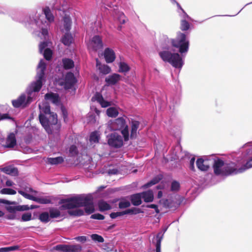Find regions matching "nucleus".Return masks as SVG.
<instances>
[{
	"label": "nucleus",
	"mask_w": 252,
	"mask_h": 252,
	"mask_svg": "<svg viewBox=\"0 0 252 252\" xmlns=\"http://www.w3.org/2000/svg\"><path fill=\"white\" fill-rule=\"evenodd\" d=\"M46 68L45 62L41 60L37 66V71L35 80L32 82L26 90V93L21 94L16 99L13 100L12 103L14 107L19 108L21 106L26 107L36 99L38 93L43 85L45 78V70Z\"/></svg>",
	"instance_id": "obj_1"
},
{
	"label": "nucleus",
	"mask_w": 252,
	"mask_h": 252,
	"mask_svg": "<svg viewBox=\"0 0 252 252\" xmlns=\"http://www.w3.org/2000/svg\"><path fill=\"white\" fill-rule=\"evenodd\" d=\"M172 40L166 35L162 34L160 36L159 47L161 51L158 52V55L164 62L170 64L173 67L181 69L184 61L178 53H175L173 49Z\"/></svg>",
	"instance_id": "obj_2"
},
{
	"label": "nucleus",
	"mask_w": 252,
	"mask_h": 252,
	"mask_svg": "<svg viewBox=\"0 0 252 252\" xmlns=\"http://www.w3.org/2000/svg\"><path fill=\"white\" fill-rule=\"evenodd\" d=\"M42 11L48 22L43 19H41V17L42 18L43 17L39 14H32L25 17L24 22L27 28L34 29L37 27L40 29L41 34L46 39L48 36L49 23L54 22V16L49 6L44 7Z\"/></svg>",
	"instance_id": "obj_3"
},
{
	"label": "nucleus",
	"mask_w": 252,
	"mask_h": 252,
	"mask_svg": "<svg viewBox=\"0 0 252 252\" xmlns=\"http://www.w3.org/2000/svg\"><path fill=\"white\" fill-rule=\"evenodd\" d=\"M59 203L62 204L61 208L64 209L84 207L85 211L88 214H91L94 211L93 197L91 194H77L68 198L62 199Z\"/></svg>",
	"instance_id": "obj_4"
},
{
	"label": "nucleus",
	"mask_w": 252,
	"mask_h": 252,
	"mask_svg": "<svg viewBox=\"0 0 252 252\" xmlns=\"http://www.w3.org/2000/svg\"><path fill=\"white\" fill-rule=\"evenodd\" d=\"M40 113L39 114V122L48 134L54 132V127H58V130L60 126L57 125L58 118L56 113L51 111L50 106L47 103H44L42 105H39Z\"/></svg>",
	"instance_id": "obj_5"
},
{
	"label": "nucleus",
	"mask_w": 252,
	"mask_h": 252,
	"mask_svg": "<svg viewBox=\"0 0 252 252\" xmlns=\"http://www.w3.org/2000/svg\"><path fill=\"white\" fill-rule=\"evenodd\" d=\"M212 167L216 176L227 177L238 174L237 165L236 162L224 161L219 158H214Z\"/></svg>",
	"instance_id": "obj_6"
},
{
	"label": "nucleus",
	"mask_w": 252,
	"mask_h": 252,
	"mask_svg": "<svg viewBox=\"0 0 252 252\" xmlns=\"http://www.w3.org/2000/svg\"><path fill=\"white\" fill-rule=\"evenodd\" d=\"M241 154H238L235 160L237 165L246 163L238 168V173H241L252 167V142H249L243 146L241 150Z\"/></svg>",
	"instance_id": "obj_7"
},
{
	"label": "nucleus",
	"mask_w": 252,
	"mask_h": 252,
	"mask_svg": "<svg viewBox=\"0 0 252 252\" xmlns=\"http://www.w3.org/2000/svg\"><path fill=\"white\" fill-rule=\"evenodd\" d=\"M173 47L178 49L181 57L186 54L189 51V38L184 33L178 32L176 37L172 40Z\"/></svg>",
	"instance_id": "obj_8"
},
{
	"label": "nucleus",
	"mask_w": 252,
	"mask_h": 252,
	"mask_svg": "<svg viewBox=\"0 0 252 252\" xmlns=\"http://www.w3.org/2000/svg\"><path fill=\"white\" fill-rule=\"evenodd\" d=\"M107 142L110 147L115 148H120L124 144L122 136L115 132L107 136Z\"/></svg>",
	"instance_id": "obj_9"
},
{
	"label": "nucleus",
	"mask_w": 252,
	"mask_h": 252,
	"mask_svg": "<svg viewBox=\"0 0 252 252\" xmlns=\"http://www.w3.org/2000/svg\"><path fill=\"white\" fill-rule=\"evenodd\" d=\"M54 249L62 252H80L82 247L79 244H59L55 246Z\"/></svg>",
	"instance_id": "obj_10"
},
{
	"label": "nucleus",
	"mask_w": 252,
	"mask_h": 252,
	"mask_svg": "<svg viewBox=\"0 0 252 252\" xmlns=\"http://www.w3.org/2000/svg\"><path fill=\"white\" fill-rule=\"evenodd\" d=\"M54 249L62 252H80L82 247L79 244H59L55 246Z\"/></svg>",
	"instance_id": "obj_11"
},
{
	"label": "nucleus",
	"mask_w": 252,
	"mask_h": 252,
	"mask_svg": "<svg viewBox=\"0 0 252 252\" xmlns=\"http://www.w3.org/2000/svg\"><path fill=\"white\" fill-rule=\"evenodd\" d=\"M184 198L179 195H176L172 198L166 199L164 204L168 208L173 210L176 209L182 203Z\"/></svg>",
	"instance_id": "obj_12"
},
{
	"label": "nucleus",
	"mask_w": 252,
	"mask_h": 252,
	"mask_svg": "<svg viewBox=\"0 0 252 252\" xmlns=\"http://www.w3.org/2000/svg\"><path fill=\"white\" fill-rule=\"evenodd\" d=\"M77 82V80L73 73L72 72L66 73L63 84L64 89L66 90L72 89Z\"/></svg>",
	"instance_id": "obj_13"
},
{
	"label": "nucleus",
	"mask_w": 252,
	"mask_h": 252,
	"mask_svg": "<svg viewBox=\"0 0 252 252\" xmlns=\"http://www.w3.org/2000/svg\"><path fill=\"white\" fill-rule=\"evenodd\" d=\"M90 45L94 51L101 49L103 44L101 37L97 35L94 36L91 40Z\"/></svg>",
	"instance_id": "obj_14"
},
{
	"label": "nucleus",
	"mask_w": 252,
	"mask_h": 252,
	"mask_svg": "<svg viewBox=\"0 0 252 252\" xmlns=\"http://www.w3.org/2000/svg\"><path fill=\"white\" fill-rule=\"evenodd\" d=\"M181 95L180 94H174L169 97V107L171 111H173L175 106H178L180 103Z\"/></svg>",
	"instance_id": "obj_15"
},
{
	"label": "nucleus",
	"mask_w": 252,
	"mask_h": 252,
	"mask_svg": "<svg viewBox=\"0 0 252 252\" xmlns=\"http://www.w3.org/2000/svg\"><path fill=\"white\" fill-rule=\"evenodd\" d=\"M103 55L106 62L108 63H113L116 59L115 52L113 50L109 47L105 49Z\"/></svg>",
	"instance_id": "obj_16"
},
{
	"label": "nucleus",
	"mask_w": 252,
	"mask_h": 252,
	"mask_svg": "<svg viewBox=\"0 0 252 252\" xmlns=\"http://www.w3.org/2000/svg\"><path fill=\"white\" fill-rule=\"evenodd\" d=\"M72 25V20L70 17L65 15L63 18V27L61 31L63 32H70Z\"/></svg>",
	"instance_id": "obj_17"
},
{
	"label": "nucleus",
	"mask_w": 252,
	"mask_h": 252,
	"mask_svg": "<svg viewBox=\"0 0 252 252\" xmlns=\"http://www.w3.org/2000/svg\"><path fill=\"white\" fill-rule=\"evenodd\" d=\"M207 159L200 158L197 159L196 164L197 168L201 171L206 172L210 168V165L206 163Z\"/></svg>",
	"instance_id": "obj_18"
},
{
	"label": "nucleus",
	"mask_w": 252,
	"mask_h": 252,
	"mask_svg": "<svg viewBox=\"0 0 252 252\" xmlns=\"http://www.w3.org/2000/svg\"><path fill=\"white\" fill-rule=\"evenodd\" d=\"M121 77L118 73H113L106 77L105 81L108 85H114L121 79Z\"/></svg>",
	"instance_id": "obj_19"
},
{
	"label": "nucleus",
	"mask_w": 252,
	"mask_h": 252,
	"mask_svg": "<svg viewBox=\"0 0 252 252\" xmlns=\"http://www.w3.org/2000/svg\"><path fill=\"white\" fill-rule=\"evenodd\" d=\"M167 227H164L156 235V252H161V242L163 239V235L166 231Z\"/></svg>",
	"instance_id": "obj_20"
},
{
	"label": "nucleus",
	"mask_w": 252,
	"mask_h": 252,
	"mask_svg": "<svg viewBox=\"0 0 252 252\" xmlns=\"http://www.w3.org/2000/svg\"><path fill=\"white\" fill-rule=\"evenodd\" d=\"M126 125V120L123 117H119L115 119L112 123V127L114 130H119Z\"/></svg>",
	"instance_id": "obj_21"
},
{
	"label": "nucleus",
	"mask_w": 252,
	"mask_h": 252,
	"mask_svg": "<svg viewBox=\"0 0 252 252\" xmlns=\"http://www.w3.org/2000/svg\"><path fill=\"white\" fill-rule=\"evenodd\" d=\"M131 131L130 138L134 139L136 137L137 130L140 126V122L137 120H131Z\"/></svg>",
	"instance_id": "obj_22"
},
{
	"label": "nucleus",
	"mask_w": 252,
	"mask_h": 252,
	"mask_svg": "<svg viewBox=\"0 0 252 252\" xmlns=\"http://www.w3.org/2000/svg\"><path fill=\"white\" fill-rule=\"evenodd\" d=\"M74 39L70 32H65L61 38L62 43L67 46H69L73 42Z\"/></svg>",
	"instance_id": "obj_23"
},
{
	"label": "nucleus",
	"mask_w": 252,
	"mask_h": 252,
	"mask_svg": "<svg viewBox=\"0 0 252 252\" xmlns=\"http://www.w3.org/2000/svg\"><path fill=\"white\" fill-rule=\"evenodd\" d=\"M142 199L141 192L131 194L129 196L131 203L135 206H138L142 204Z\"/></svg>",
	"instance_id": "obj_24"
},
{
	"label": "nucleus",
	"mask_w": 252,
	"mask_h": 252,
	"mask_svg": "<svg viewBox=\"0 0 252 252\" xmlns=\"http://www.w3.org/2000/svg\"><path fill=\"white\" fill-rule=\"evenodd\" d=\"M142 198L146 203L152 202L154 199L153 191L149 189L147 191H144L141 192Z\"/></svg>",
	"instance_id": "obj_25"
},
{
	"label": "nucleus",
	"mask_w": 252,
	"mask_h": 252,
	"mask_svg": "<svg viewBox=\"0 0 252 252\" xmlns=\"http://www.w3.org/2000/svg\"><path fill=\"white\" fill-rule=\"evenodd\" d=\"M16 145V139L13 133H10L6 140V144L4 145L5 148H12Z\"/></svg>",
	"instance_id": "obj_26"
},
{
	"label": "nucleus",
	"mask_w": 252,
	"mask_h": 252,
	"mask_svg": "<svg viewBox=\"0 0 252 252\" xmlns=\"http://www.w3.org/2000/svg\"><path fill=\"white\" fill-rule=\"evenodd\" d=\"M1 171L7 175L17 176L18 175V170L16 167L10 166L5 167L1 169Z\"/></svg>",
	"instance_id": "obj_27"
},
{
	"label": "nucleus",
	"mask_w": 252,
	"mask_h": 252,
	"mask_svg": "<svg viewBox=\"0 0 252 252\" xmlns=\"http://www.w3.org/2000/svg\"><path fill=\"white\" fill-rule=\"evenodd\" d=\"M63 66L64 69H70L74 66V63L73 61L69 58H63L62 59Z\"/></svg>",
	"instance_id": "obj_28"
},
{
	"label": "nucleus",
	"mask_w": 252,
	"mask_h": 252,
	"mask_svg": "<svg viewBox=\"0 0 252 252\" xmlns=\"http://www.w3.org/2000/svg\"><path fill=\"white\" fill-rule=\"evenodd\" d=\"M44 98L46 100H51L54 103H56L59 101V95L53 93H48L45 94Z\"/></svg>",
	"instance_id": "obj_29"
},
{
	"label": "nucleus",
	"mask_w": 252,
	"mask_h": 252,
	"mask_svg": "<svg viewBox=\"0 0 252 252\" xmlns=\"http://www.w3.org/2000/svg\"><path fill=\"white\" fill-rule=\"evenodd\" d=\"M63 158L62 157L56 158H48L47 162L51 165H57L63 162Z\"/></svg>",
	"instance_id": "obj_30"
},
{
	"label": "nucleus",
	"mask_w": 252,
	"mask_h": 252,
	"mask_svg": "<svg viewBox=\"0 0 252 252\" xmlns=\"http://www.w3.org/2000/svg\"><path fill=\"white\" fill-rule=\"evenodd\" d=\"M99 210L101 212L107 211L111 209V206L109 204L105 201L101 200L98 203Z\"/></svg>",
	"instance_id": "obj_31"
},
{
	"label": "nucleus",
	"mask_w": 252,
	"mask_h": 252,
	"mask_svg": "<svg viewBox=\"0 0 252 252\" xmlns=\"http://www.w3.org/2000/svg\"><path fill=\"white\" fill-rule=\"evenodd\" d=\"M38 219L43 223H46L48 222L50 220V217L49 212H42L39 214Z\"/></svg>",
	"instance_id": "obj_32"
},
{
	"label": "nucleus",
	"mask_w": 252,
	"mask_h": 252,
	"mask_svg": "<svg viewBox=\"0 0 252 252\" xmlns=\"http://www.w3.org/2000/svg\"><path fill=\"white\" fill-rule=\"evenodd\" d=\"M130 68L129 66L126 63L124 62H121L119 63L118 70L119 72L125 73L128 72L130 70Z\"/></svg>",
	"instance_id": "obj_33"
},
{
	"label": "nucleus",
	"mask_w": 252,
	"mask_h": 252,
	"mask_svg": "<svg viewBox=\"0 0 252 252\" xmlns=\"http://www.w3.org/2000/svg\"><path fill=\"white\" fill-rule=\"evenodd\" d=\"M126 215H136L140 213H143V211L139 208L132 207L125 210Z\"/></svg>",
	"instance_id": "obj_34"
},
{
	"label": "nucleus",
	"mask_w": 252,
	"mask_h": 252,
	"mask_svg": "<svg viewBox=\"0 0 252 252\" xmlns=\"http://www.w3.org/2000/svg\"><path fill=\"white\" fill-rule=\"evenodd\" d=\"M99 135L97 131H94L91 133L89 137V141L91 143H96L99 142Z\"/></svg>",
	"instance_id": "obj_35"
},
{
	"label": "nucleus",
	"mask_w": 252,
	"mask_h": 252,
	"mask_svg": "<svg viewBox=\"0 0 252 252\" xmlns=\"http://www.w3.org/2000/svg\"><path fill=\"white\" fill-rule=\"evenodd\" d=\"M49 213L51 219L58 218L61 217V212L56 208H49Z\"/></svg>",
	"instance_id": "obj_36"
},
{
	"label": "nucleus",
	"mask_w": 252,
	"mask_h": 252,
	"mask_svg": "<svg viewBox=\"0 0 252 252\" xmlns=\"http://www.w3.org/2000/svg\"><path fill=\"white\" fill-rule=\"evenodd\" d=\"M121 130V132L123 135L124 140L125 141H127L129 138V132L128 129V126L126 125L125 127L119 129Z\"/></svg>",
	"instance_id": "obj_37"
},
{
	"label": "nucleus",
	"mask_w": 252,
	"mask_h": 252,
	"mask_svg": "<svg viewBox=\"0 0 252 252\" xmlns=\"http://www.w3.org/2000/svg\"><path fill=\"white\" fill-rule=\"evenodd\" d=\"M106 114L109 117L115 118L118 115L119 112L116 108L111 107L107 109Z\"/></svg>",
	"instance_id": "obj_38"
},
{
	"label": "nucleus",
	"mask_w": 252,
	"mask_h": 252,
	"mask_svg": "<svg viewBox=\"0 0 252 252\" xmlns=\"http://www.w3.org/2000/svg\"><path fill=\"white\" fill-rule=\"evenodd\" d=\"M96 100L103 108H106L110 105V102L105 100L101 94L97 96Z\"/></svg>",
	"instance_id": "obj_39"
},
{
	"label": "nucleus",
	"mask_w": 252,
	"mask_h": 252,
	"mask_svg": "<svg viewBox=\"0 0 252 252\" xmlns=\"http://www.w3.org/2000/svg\"><path fill=\"white\" fill-rule=\"evenodd\" d=\"M180 183L176 180H173L171 183L170 190L173 192H177L180 189Z\"/></svg>",
	"instance_id": "obj_40"
},
{
	"label": "nucleus",
	"mask_w": 252,
	"mask_h": 252,
	"mask_svg": "<svg viewBox=\"0 0 252 252\" xmlns=\"http://www.w3.org/2000/svg\"><path fill=\"white\" fill-rule=\"evenodd\" d=\"M130 202L125 199H121L118 203V206L120 209L127 208L130 206Z\"/></svg>",
	"instance_id": "obj_41"
},
{
	"label": "nucleus",
	"mask_w": 252,
	"mask_h": 252,
	"mask_svg": "<svg viewBox=\"0 0 252 252\" xmlns=\"http://www.w3.org/2000/svg\"><path fill=\"white\" fill-rule=\"evenodd\" d=\"M35 202L41 204H47L51 203V200L47 197H36Z\"/></svg>",
	"instance_id": "obj_42"
},
{
	"label": "nucleus",
	"mask_w": 252,
	"mask_h": 252,
	"mask_svg": "<svg viewBox=\"0 0 252 252\" xmlns=\"http://www.w3.org/2000/svg\"><path fill=\"white\" fill-rule=\"evenodd\" d=\"M161 180V178L157 176L153 178L151 180H150L149 182L145 184L144 186L145 188H149L151 186L155 185L157 184H158L160 180Z\"/></svg>",
	"instance_id": "obj_43"
},
{
	"label": "nucleus",
	"mask_w": 252,
	"mask_h": 252,
	"mask_svg": "<svg viewBox=\"0 0 252 252\" xmlns=\"http://www.w3.org/2000/svg\"><path fill=\"white\" fill-rule=\"evenodd\" d=\"M42 54L44 58L47 61H50L52 58L53 52L50 48L45 49L44 51H43Z\"/></svg>",
	"instance_id": "obj_44"
},
{
	"label": "nucleus",
	"mask_w": 252,
	"mask_h": 252,
	"mask_svg": "<svg viewBox=\"0 0 252 252\" xmlns=\"http://www.w3.org/2000/svg\"><path fill=\"white\" fill-rule=\"evenodd\" d=\"M190 27V25L189 23L187 21V20L186 19H182L181 21V26L180 29L182 31H188Z\"/></svg>",
	"instance_id": "obj_45"
},
{
	"label": "nucleus",
	"mask_w": 252,
	"mask_h": 252,
	"mask_svg": "<svg viewBox=\"0 0 252 252\" xmlns=\"http://www.w3.org/2000/svg\"><path fill=\"white\" fill-rule=\"evenodd\" d=\"M2 194L14 195L16 193V190L10 188H3L0 190Z\"/></svg>",
	"instance_id": "obj_46"
},
{
	"label": "nucleus",
	"mask_w": 252,
	"mask_h": 252,
	"mask_svg": "<svg viewBox=\"0 0 252 252\" xmlns=\"http://www.w3.org/2000/svg\"><path fill=\"white\" fill-rule=\"evenodd\" d=\"M91 239L94 242L103 243L104 239L102 236L97 234H93L91 235Z\"/></svg>",
	"instance_id": "obj_47"
},
{
	"label": "nucleus",
	"mask_w": 252,
	"mask_h": 252,
	"mask_svg": "<svg viewBox=\"0 0 252 252\" xmlns=\"http://www.w3.org/2000/svg\"><path fill=\"white\" fill-rule=\"evenodd\" d=\"M69 155L71 157H75L78 154V150L77 147L75 145H72L69 149Z\"/></svg>",
	"instance_id": "obj_48"
},
{
	"label": "nucleus",
	"mask_w": 252,
	"mask_h": 252,
	"mask_svg": "<svg viewBox=\"0 0 252 252\" xmlns=\"http://www.w3.org/2000/svg\"><path fill=\"white\" fill-rule=\"evenodd\" d=\"M100 72L103 74H107L111 71V68L107 65H103L99 67Z\"/></svg>",
	"instance_id": "obj_49"
},
{
	"label": "nucleus",
	"mask_w": 252,
	"mask_h": 252,
	"mask_svg": "<svg viewBox=\"0 0 252 252\" xmlns=\"http://www.w3.org/2000/svg\"><path fill=\"white\" fill-rule=\"evenodd\" d=\"M126 215L125 210L120 212H112L110 214V217L112 219H116L118 217L123 216Z\"/></svg>",
	"instance_id": "obj_50"
},
{
	"label": "nucleus",
	"mask_w": 252,
	"mask_h": 252,
	"mask_svg": "<svg viewBox=\"0 0 252 252\" xmlns=\"http://www.w3.org/2000/svg\"><path fill=\"white\" fill-rule=\"evenodd\" d=\"M32 220V215L31 213H24L21 217V221H28Z\"/></svg>",
	"instance_id": "obj_51"
},
{
	"label": "nucleus",
	"mask_w": 252,
	"mask_h": 252,
	"mask_svg": "<svg viewBox=\"0 0 252 252\" xmlns=\"http://www.w3.org/2000/svg\"><path fill=\"white\" fill-rule=\"evenodd\" d=\"M9 120L11 121H14V119L11 117L8 113H0V121Z\"/></svg>",
	"instance_id": "obj_52"
},
{
	"label": "nucleus",
	"mask_w": 252,
	"mask_h": 252,
	"mask_svg": "<svg viewBox=\"0 0 252 252\" xmlns=\"http://www.w3.org/2000/svg\"><path fill=\"white\" fill-rule=\"evenodd\" d=\"M178 13L180 17L182 18V19L188 20L189 21H192V19L190 17H189L187 13L184 11V9H182V11H178Z\"/></svg>",
	"instance_id": "obj_53"
},
{
	"label": "nucleus",
	"mask_w": 252,
	"mask_h": 252,
	"mask_svg": "<svg viewBox=\"0 0 252 252\" xmlns=\"http://www.w3.org/2000/svg\"><path fill=\"white\" fill-rule=\"evenodd\" d=\"M195 160V158L194 156L191 157L190 159L189 162V169L190 170H191L192 172L195 171V168L194 166V162Z\"/></svg>",
	"instance_id": "obj_54"
},
{
	"label": "nucleus",
	"mask_w": 252,
	"mask_h": 252,
	"mask_svg": "<svg viewBox=\"0 0 252 252\" xmlns=\"http://www.w3.org/2000/svg\"><path fill=\"white\" fill-rule=\"evenodd\" d=\"M6 210L10 213H15L18 211V207L17 206H7L5 207Z\"/></svg>",
	"instance_id": "obj_55"
},
{
	"label": "nucleus",
	"mask_w": 252,
	"mask_h": 252,
	"mask_svg": "<svg viewBox=\"0 0 252 252\" xmlns=\"http://www.w3.org/2000/svg\"><path fill=\"white\" fill-rule=\"evenodd\" d=\"M62 116L63 118L64 121L66 122L68 118V112L66 108L62 106L61 108Z\"/></svg>",
	"instance_id": "obj_56"
},
{
	"label": "nucleus",
	"mask_w": 252,
	"mask_h": 252,
	"mask_svg": "<svg viewBox=\"0 0 252 252\" xmlns=\"http://www.w3.org/2000/svg\"><path fill=\"white\" fill-rule=\"evenodd\" d=\"M48 46V43L46 41L41 42L39 45V50L40 53H42L43 51L46 49Z\"/></svg>",
	"instance_id": "obj_57"
},
{
	"label": "nucleus",
	"mask_w": 252,
	"mask_h": 252,
	"mask_svg": "<svg viewBox=\"0 0 252 252\" xmlns=\"http://www.w3.org/2000/svg\"><path fill=\"white\" fill-rule=\"evenodd\" d=\"M91 218L93 219L103 220L104 219L105 217L103 215L99 213H95L92 215Z\"/></svg>",
	"instance_id": "obj_58"
},
{
	"label": "nucleus",
	"mask_w": 252,
	"mask_h": 252,
	"mask_svg": "<svg viewBox=\"0 0 252 252\" xmlns=\"http://www.w3.org/2000/svg\"><path fill=\"white\" fill-rule=\"evenodd\" d=\"M118 20L121 24H124L126 23V17L123 13H119Z\"/></svg>",
	"instance_id": "obj_59"
},
{
	"label": "nucleus",
	"mask_w": 252,
	"mask_h": 252,
	"mask_svg": "<svg viewBox=\"0 0 252 252\" xmlns=\"http://www.w3.org/2000/svg\"><path fill=\"white\" fill-rule=\"evenodd\" d=\"M143 207H144V206L143 205ZM145 207L147 208L154 209L155 210L156 213L157 214L159 213V210L158 209V206L156 204H152L147 205L145 206Z\"/></svg>",
	"instance_id": "obj_60"
},
{
	"label": "nucleus",
	"mask_w": 252,
	"mask_h": 252,
	"mask_svg": "<svg viewBox=\"0 0 252 252\" xmlns=\"http://www.w3.org/2000/svg\"><path fill=\"white\" fill-rule=\"evenodd\" d=\"M74 239L78 242L84 243L87 241V237L86 236H77L74 238Z\"/></svg>",
	"instance_id": "obj_61"
},
{
	"label": "nucleus",
	"mask_w": 252,
	"mask_h": 252,
	"mask_svg": "<svg viewBox=\"0 0 252 252\" xmlns=\"http://www.w3.org/2000/svg\"><path fill=\"white\" fill-rule=\"evenodd\" d=\"M4 204L6 205H13L16 204V202L15 201H10L4 199H0V204Z\"/></svg>",
	"instance_id": "obj_62"
},
{
	"label": "nucleus",
	"mask_w": 252,
	"mask_h": 252,
	"mask_svg": "<svg viewBox=\"0 0 252 252\" xmlns=\"http://www.w3.org/2000/svg\"><path fill=\"white\" fill-rule=\"evenodd\" d=\"M157 101L158 103V107L160 109L164 108L166 106V102L165 101V100H161L160 99L158 98Z\"/></svg>",
	"instance_id": "obj_63"
},
{
	"label": "nucleus",
	"mask_w": 252,
	"mask_h": 252,
	"mask_svg": "<svg viewBox=\"0 0 252 252\" xmlns=\"http://www.w3.org/2000/svg\"><path fill=\"white\" fill-rule=\"evenodd\" d=\"M18 211H24L29 210V205H17Z\"/></svg>",
	"instance_id": "obj_64"
}]
</instances>
